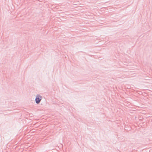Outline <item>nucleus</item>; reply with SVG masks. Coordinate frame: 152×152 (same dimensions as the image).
<instances>
[{"mask_svg": "<svg viewBox=\"0 0 152 152\" xmlns=\"http://www.w3.org/2000/svg\"><path fill=\"white\" fill-rule=\"evenodd\" d=\"M42 98V97L41 96L39 95H37L35 99L36 102L37 103H39L40 102Z\"/></svg>", "mask_w": 152, "mask_h": 152, "instance_id": "nucleus-1", "label": "nucleus"}]
</instances>
